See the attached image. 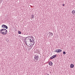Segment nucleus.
Here are the masks:
<instances>
[{"instance_id": "15", "label": "nucleus", "mask_w": 75, "mask_h": 75, "mask_svg": "<svg viewBox=\"0 0 75 75\" xmlns=\"http://www.w3.org/2000/svg\"><path fill=\"white\" fill-rule=\"evenodd\" d=\"M63 54H64V55H65L66 54V52H65L64 51L63 52Z\"/></svg>"}, {"instance_id": "8", "label": "nucleus", "mask_w": 75, "mask_h": 75, "mask_svg": "<svg viewBox=\"0 0 75 75\" xmlns=\"http://www.w3.org/2000/svg\"><path fill=\"white\" fill-rule=\"evenodd\" d=\"M48 64L50 66H52V62H49Z\"/></svg>"}, {"instance_id": "16", "label": "nucleus", "mask_w": 75, "mask_h": 75, "mask_svg": "<svg viewBox=\"0 0 75 75\" xmlns=\"http://www.w3.org/2000/svg\"><path fill=\"white\" fill-rule=\"evenodd\" d=\"M54 59V58H53L52 56V57H50V59Z\"/></svg>"}, {"instance_id": "20", "label": "nucleus", "mask_w": 75, "mask_h": 75, "mask_svg": "<svg viewBox=\"0 0 75 75\" xmlns=\"http://www.w3.org/2000/svg\"><path fill=\"white\" fill-rule=\"evenodd\" d=\"M31 48H32V47H31Z\"/></svg>"}, {"instance_id": "3", "label": "nucleus", "mask_w": 75, "mask_h": 75, "mask_svg": "<svg viewBox=\"0 0 75 75\" xmlns=\"http://www.w3.org/2000/svg\"><path fill=\"white\" fill-rule=\"evenodd\" d=\"M62 51V50H61V49H58L56 50V51H55L54 52H56L57 53H59V52H61Z\"/></svg>"}, {"instance_id": "5", "label": "nucleus", "mask_w": 75, "mask_h": 75, "mask_svg": "<svg viewBox=\"0 0 75 75\" xmlns=\"http://www.w3.org/2000/svg\"><path fill=\"white\" fill-rule=\"evenodd\" d=\"M38 58H39V56H38L35 55V57H34V58L36 60V61H37L38 60Z\"/></svg>"}, {"instance_id": "6", "label": "nucleus", "mask_w": 75, "mask_h": 75, "mask_svg": "<svg viewBox=\"0 0 75 75\" xmlns=\"http://www.w3.org/2000/svg\"><path fill=\"white\" fill-rule=\"evenodd\" d=\"M2 27L3 28H5L6 29H7V28H8V27H7V26L6 25H2Z\"/></svg>"}, {"instance_id": "11", "label": "nucleus", "mask_w": 75, "mask_h": 75, "mask_svg": "<svg viewBox=\"0 0 75 75\" xmlns=\"http://www.w3.org/2000/svg\"><path fill=\"white\" fill-rule=\"evenodd\" d=\"M57 57V55H55L52 56V57H53V58H55V57Z\"/></svg>"}, {"instance_id": "13", "label": "nucleus", "mask_w": 75, "mask_h": 75, "mask_svg": "<svg viewBox=\"0 0 75 75\" xmlns=\"http://www.w3.org/2000/svg\"><path fill=\"white\" fill-rule=\"evenodd\" d=\"M34 17V15H32L31 18H33Z\"/></svg>"}, {"instance_id": "17", "label": "nucleus", "mask_w": 75, "mask_h": 75, "mask_svg": "<svg viewBox=\"0 0 75 75\" xmlns=\"http://www.w3.org/2000/svg\"><path fill=\"white\" fill-rule=\"evenodd\" d=\"M21 34V32L20 31H19V34Z\"/></svg>"}, {"instance_id": "14", "label": "nucleus", "mask_w": 75, "mask_h": 75, "mask_svg": "<svg viewBox=\"0 0 75 75\" xmlns=\"http://www.w3.org/2000/svg\"><path fill=\"white\" fill-rule=\"evenodd\" d=\"M33 43L32 44V45H31V46H33L34 45V44H35V42H33Z\"/></svg>"}, {"instance_id": "9", "label": "nucleus", "mask_w": 75, "mask_h": 75, "mask_svg": "<svg viewBox=\"0 0 75 75\" xmlns=\"http://www.w3.org/2000/svg\"><path fill=\"white\" fill-rule=\"evenodd\" d=\"M70 67L71 68H74V65L73 64H71L70 65Z\"/></svg>"}, {"instance_id": "19", "label": "nucleus", "mask_w": 75, "mask_h": 75, "mask_svg": "<svg viewBox=\"0 0 75 75\" xmlns=\"http://www.w3.org/2000/svg\"><path fill=\"white\" fill-rule=\"evenodd\" d=\"M18 33L19 34V31H18Z\"/></svg>"}, {"instance_id": "2", "label": "nucleus", "mask_w": 75, "mask_h": 75, "mask_svg": "<svg viewBox=\"0 0 75 75\" xmlns=\"http://www.w3.org/2000/svg\"><path fill=\"white\" fill-rule=\"evenodd\" d=\"M27 38H28V40H30V41L32 39H33V38H31V37H30V36H28V37H27L25 39V42H28V41H27Z\"/></svg>"}, {"instance_id": "12", "label": "nucleus", "mask_w": 75, "mask_h": 75, "mask_svg": "<svg viewBox=\"0 0 75 75\" xmlns=\"http://www.w3.org/2000/svg\"><path fill=\"white\" fill-rule=\"evenodd\" d=\"M72 14H73V15H74V14H75V10H73L72 11Z\"/></svg>"}, {"instance_id": "7", "label": "nucleus", "mask_w": 75, "mask_h": 75, "mask_svg": "<svg viewBox=\"0 0 75 75\" xmlns=\"http://www.w3.org/2000/svg\"><path fill=\"white\" fill-rule=\"evenodd\" d=\"M49 35H50V37H51L52 35H53V33L51 32H49Z\"/></svg>"}, {"instance_id": "10", "label": "nucleus", "mask_w": 75, "mask_h": 75, "mask_svg": "<svg viewBox=\"0 0 75 75\" xmlns=\"http://www.w3.org/2000/svg\"><path fill=\"white\" fill-rule=\"evenodd\" d=\"M32 40H31L30 41H29V42H35L34 41L33 39L32 38Z\"/></svg>"}, {"instance_id": "1", "label": "nucleus", "mask_w": 75, "mask_h": 75, "mask_svg": "<svg viewBox=\"0 0 75 75\" xmlns=\"http://www.w3.org/2000/svg\"><path fill=\"white\" fill-rule=\"evenodd\" d=\"M0 31L1 33L4 35H5L7 33V30L5 29H2L0 30Z\"/></svg>"}, {"instance_id": "18", "label": "nucleus", "mask_w": 75, "mask_h": 75, "mask_svg": "<svg viewBox=\"0 0 75 75\" xmlns=\"http://www.w3.org/2000/svg\"><path fill=\"white\" fill-rule=\"evenodd\" d=\"M63 6H65V4H63Z\"/></svg>"}, {"instance_id": "4", "label": "nucleus", "mask_w": 75, "mask_h": 75, "mask_svg": "<svg viewBox=\"0 0 75 75\" xmlns=\"http://www.w3.org/2000/svg\"><path fill=\"white\" fill-rule=\"evenodd\" d=\"M27 43H27H26V42H25L27 45H28V47H31V45H32L31 43H30L29 42H28Z\"/></svg>"}]
</instances>
